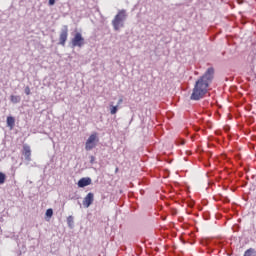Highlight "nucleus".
Segmentation results:
<instances>
[{
  "instance_id": "nucleus-1",
  "label": "nucleus",
  "mask_w": 256,
  "mask_h": 256,
  "mask_svg": "<svg viewBox=\"0 0 256 256\" xmlns=\"http://www.w3.org/2000/svg\"><path fill=\"white\" fill-rule=\"evenodd\" d=\"M214 74L215 70L213 68H208L205 74L196 81L190 96L192 101H199L207 95V91L209 89V85H211V81H213Z\"/></svg>"
},
{
  "instance_id": "nucleus-2",
  "label": "nucleus",
  "mask_w": 256,
  "mask_h": 256,
  "mask_svg": "<svg viewBox=\"0 0 256 256\" xmlns=\"http://www.w3.org/2000/svg\"><path fill=\"white\" fill-rule=\"evenodd\" d=\"M125 21H127V11L124 9L119 10L112 20L114 31H119L121 28L125 27Z\"/></svg>"
},
{
  "instance_id": "nucleus-3",
  "label": "nucleus",
  "mask_w": 256,
  "mask_h": 256,
  "mask_svg": "<svg viewBox=\"0 0 256 256\" xmlns=\"http://www.w3.org/2000/svg\"><path fill=\"white\" fill-rule=\"evenodd\" d=\"M71 45L72 49H75V47H83L85 45V38L80 32H77L74 37L71 39Z\"/></svg>"
},
{
  "instance_id": "nucleus-4",
  "label": "nucleus",
  "mask_w": 256,
  "mask_h": 256,
  "mask_svg": "<svg viewBox=\"0 0 256 256\" xmlns=\"http://www.w3.org/2000/svg\"><path fill=\"white\" fill-rule=\"evenodd\" d=\"M97 143H99L97 133L91 134L85 144L86 151H92V149H95V147H97Z\"/></svg>"
},
{
  "instance_id": "nucleus-5",
  "label": "nucleus",
  "mask_w": 256,
  "mask_h": 256,
  "mask_svg": "<svg viewBox=\"0 0 256 256\" xmlns=\"http://www.w3.org/2000/svg\"><path fill=\"white\" fill-rule=\"evenodd\" d=\"M68 37H69V28L67 27V25H64L60 31L59 45H62V47H65V43H67Z\"/></svg>"
},
{
  "instance_id": "nucleus-6",
  "label": "nucleus",
  "mask_w": 256,
  "mask_h": 256,
  "mask_svg": "<svg viewBox=\"0 0 256 256\" xmlns=\"http://www.w3.org/2000/svg\"><path fill=\"white\" fill-rule=\"evenodd\" d=\"M22 155L24 156L26 165H29V163H31V147L24 145Z\"/></svg>"
},
{
  "instance_id": "nucleus-7",
  "label": "nucleus",
  "mask_w": 256,
  "mask_h": 256,
  "mask_svg": "<svg viewBox=\"0 0 256 256\" xmlns=\"http://www.w3.org/2000/svg\"><path fill=\"white\" fill-rule=\"evenodd\" d=\"M94 198H95V195L93 193H91V192L88 193L83 200V206L86 209H89V207H91V205H93Z\"/></svg>"
},
{
  "instance_id": "nucleus-8",
  "label": "nucleus",
  "mask_w": 256,
  "mask_h": 256,
  "mask_svg": "<svg viewBox=\"0 0 256 256\" xmlns=\"http://www.w3.org/2000/svg\"><path fill=\"white\" fill-rule=\"evenodd\" d=\"M91 185V178H82L78 181V187H87Z\"/></svg>"
},
{
  "instance_id": "nucleus-9",
  "label": "nucleus",
  "mask_w": 256,
  "mask_h": 256,
  "mask_svg": "<svg viewBox=\"0 0 256 256\" xmlns=\"http://www.w3.org/2000/svg\"><path fill=\"white\" fill-rule=\"evenodd\" d=\"M243 256H256V251L253 248H249L245 251Z\"/></svg>"
},
{
  "instance_id": "nucleus-10",
  "label": "nucleus",
  "mask_w": 256,
  "mask_h": 256,
  "mask_svg": "<svg viewBox=\"0 0 256 256\" xmlns=\"http://www.w3.org/2000/svg\"><path fill=\"white\" fill-rule=\"evenodd\" d=\"M10 101L14 104L21 103V96L12 95V96H10Z\"/></svg>"
},
{
  "instance_id": "nucleus-11",
  "label": "nucleus",
  "mask_w": 256,
  "mask_h": 256,
  "mask_svg": "<svg viewBox=\"0 0 256 256\" xmlns=\"http://www.w3.org/2000/svg\"><path fill=\"white\" fill-rule=\"evenodd\" d=\"M7 125H8V127H14L15 126V118L9 116L7 118Z\"/></svg>"
},
{
  "instance_id": "nucleus-12",
  "label": "nucleus",
  "mask_w": 256,
  "mask_h": 256,
  "mask_svg": "<svg viewBox=\"0 0 256 256\" xmlns=\"http://www.w3.org/2000/svg\"><path fill=\"white\" fill-rule=\"evenodd\" d=\"M117 111H118V106L111 105V108H110L111 115H115Z\"/></svg>"
},
{
  "instance_id": "nucleus-13",
  "label": "nucleus",
  "mask_w": 256,
  "mask_h": 256,
  "mask_svg": "<svg viewBox=\"0 0 256 256\" xmlns=\"http://www.w3.org/2000/svg\"><path fill=\"white\" fill-rule=\"evenodd\" d=\"M46 217H48L49 219L53 217V209L49 208L46 210Z\"/></svg>"
},
{
  "instance_id": "nucleus-14",
  "label": "nucleus",
  "mask_w": 256,
  "mask_h": 256,
  "mask_svg": "<svg viewBox=\"0 0 256 256\" xmlns=\"http://www.w3.org/2000/svg\"><path fill=\"white\" fill-rule=\"evenodd\" d=\"M67 223H68L69 227H73V223H74L73 216H69L67 218Z\"/></svg>"
},
{
  "instance_id": "nucleus-15",
  "label": "nucleus",
  "mask_w": 256,
  "mask_h": 256,
  "mask_svg": "<svg viewBox=\"0 0 256 256\" xmlns=\"http://www.w3.org/2000/svg\"><path fill=\"white\" fill-rule=\"evenodd\" d=\"M3 183H5V175L3 172H0V185H3Z\"/></svg>"
},
{
  "instance_id": "nucleus-16",
  "label": "nucleus",
  "mask_w": 256,
  "mask_h": 256,
  "mask_svg": "<svg viewBox=\"0 0 256 256\" xmlns=\"http://www.w3.org/2000/svg\"><path fill=\"white\" fill-rule=\"evenodd\" d=\"M24 93L26 95H31V88H29V86H26L25 89H24Z\"/></svg>"
},
{
  "instance_id": "nucleus-17",
  "label": "nucleus",
  "mask_w": 256,
  "mask_h": 256,
  "mask_svg": "<svg viewBox=\"0 0 256 256\" xmlns=\"http://www.w3.org/2000/svg\"><path fill=\"white\" fill-rule=\"evenodd\" d=\"M48 3H49L50 6H53V5H55V0H49Z\"/></svg>"
},
{
  "instance_id": "nucleus-18",
  "label": "nucleus",
  "mask_w": 256,
  "mask_h": 256,
  "mask_svg": "<svg viewBox=\"0 0 256 256\" xmlns=\"http://www.w3.org/2000/svg\"><path fill=\"white\" fill-rule=\"evenodd\" d=\"M93 161H95V157H94V156H91L90 162L93 163Z\"/></svg>"
},
{
  "instance_id": "nucleus-19",
  "label": "nucleus",
  "mask_w": 256,
  "mask_h": 256,
  "mask_svg": "<svg viewBox=\"0 0 256 256\" xmlns=\"http://www.w3.org/2000/svg\"><path fill=\"white\" fill-rule=\"evenodd\" d=\"M123 103V99H120L119 101H118V105H121Z\"/></svg>"
},
{
  "instance_id": "nucleus-20",
  "label": "nucleus",
  "mask_w": 256,
  "mask_h": 256,
  "mask_svg": "<svg viewBox=\"0 0 256 256\" xmlns=\"http://www.w3.org/2000/svg\"><path fill=\"white\" fill-rule=\"evenodd\" d=\"M181 145H185V140H182V141H181Z\"/></svg>"
}]
</instances>
